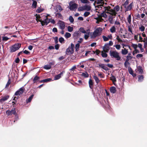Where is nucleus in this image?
<instances>
[{
    "label": "nucleus",
    "instance_id": "obj_27",
    "mask_svg": "<svg viewBox=\"0 0 147 147\" xmlns=\"http://www.w3.org/2000/svg\"><path fill=\"white\" fill-rule=\"evenodd\" d=\"M93 78L97 84H98L100 80L99 78L96 76L95 75L94 76Z\"/></svg>",
    "mask_w": 147,
    "mask_h": 147
},
{
    "label": "nucleus",
    "instance_id": "obj_46",
    "mask_svg": "<svg viewBox=\"0 0 147 147\" xmlns=\"http://www.w3.org/2000/svg\"><path fill=\"white\" fill-rule=\"evenodd\" d=\"M55 14L56 16H57L58 17H59V18H61V17H62V15L60 13H59V12H58V13L55 12Z\"/></svg>",
    "mask_w": 147,
    "mask_h": 147
},
{
    "label": "nucleus",
    "instance_id": "obj_35",
    "mask_svg": "<svg viewBox=\"0 0 147 147\" xmlns=\"http://www.w3.org/2000/svg\"><path fill=\"white\" fill-rule=\"evenodd\" d=\"M110 30L111 32L114 33L116 31V28L114 26H113L110 29Z\"/></svg>",
    "mask_w": 147,
    "mask_h": 147
},
{
    "label": "nucleus",
    "instance_id": "obj_53",
    "mask_svg": "<svg viewBox=\"0 0 147 147\" xmlns=\"http://www.w3.org/2000/svg\"><path fill=\"white\" fill-rule=\"evenodd\" d=\"M131 46L134 48V49H136L138 47L137 45L134 44H132Z\"/></svg>",
    "mask_w": 147,
    "mask_h": 147
},
{
    "label": "nucleus",
    "instance_id": "obj_55",
    "mask_svg": "<svg viewBox=\"0 0 147 147\" xmlns=\"http://www.w3.org/2000/svg\"><path fill=\"white\" fill-rule=\"evenodd\" d=\"M143 56V55L141 54H138L136 56V57L138 58H139L142 57Z\"/></svg>",
    "mask_w": 147,
    "mask_h": 147
},
{
    "label": "nucleus",
    "instance_id": "obj_40",
    "mask_svg": "<svg viewBox=\"0 0 147 147\" xmlns=\"http://www.w3.org/2000/svg\"><path fill=\"white\" fill-rule=\"evenodd\" d=\"M80 44L79 43H77L76 44L75 46V49H76V51H78L79 48L80 47Z\"/></svg>",
    "mask_w": 147,
    "mask_h": 147
},
{
    "label": "nucleus",
    "instance_id": "obj_25",
    "mask_svg": "<svg viewBox=\"0 0 147 147\" xmlns=\"http://www.w3.org/2000/svg\"><path fill=\"white\" fill-rule=\"evenodd\" d=\"M138 81L139 82H141L143 80L144 77L143 75H139L138 76Z\"/></svg>",
    "mask_w": 147,
    "mask_h": 147
},
{
    "label": "nucleus",
    "instance_id": "obj_30",
    "mask_svg": "<svg viewBox=\"0 0 147 147\" xmlns=\"http://www.w3.org/2000/svg\"><path fill=\"white\" fill-rule=\"evenodd\" d=\"M59 27L61 29L63 30L65 28V25L64 23H61L60 24Z\"/></svg>",
    "mask_w": 147,
    "mask_h": 147
},
{
    "label": "nucleus",
    "instance_id": "obj_1",
    "mask_svg": "<svg viewBox=\"0 0 147 147\" xmlns=\"http://www.w3.org/2000/svg\"><path fill=\"white\" fill-rule=\"evenodd\" d=\"M102 30V28L99 27L96 28L93 33H90L91 38L94 39L97 36H99L101 35Z\"/></svg>",
    "mask_w": 147,
    "mask_h": 147
},
{
    "label": "nucleus",
    "instance_id": "obj_59",
    "mask_svg": "<svg viewBox=\"0 0 147 147\" xmlns=\"http://www.w3.org/2000/svg\"><path fill=\"white\" fill-rule=\"evenodd\" d=\"M129 73L131 74L132 75L133 74H134L133 71H132V69L131 68L129 67Z\"/></svg>",
    "mask_w": 147,
    "mask_h": 147
},
{
    "label": "nucleus",
    "instance_id": "obj_44",
    "mask_svg": "<svg viewBox=\"0 0 147 147\" xmlns=\"http://www.w3.org/2000/svg\"><path fill=\"white\" fill-rule=\"evenodd\" d=\"M84 10V6L80 7L78 8V10L79 11H82Z\"/></svg>",
    "mask_w": 147,
    "mask_h": 147
},
{
    "label": "nucleus",
    "instance_id": "obj_34",
    "mask_svg": "<svg viewBox=\"0 0 147 147\" xmlns=\"http://www.w3.org/2000/svg\"><path fill=\"white\" fill-rule=\"evenodd\" d=\"M128 53V51L125 49L122 50V53L123 55H126Z\"/></svg>",
    "mask_w": 147,
    "mask_h": 147
},
{
    "label": "nucleus",
    "instance_id": "obj_43",
    "mask_svg": "<svg viewBox=\"0 0 147 147\" xmlns=\"http://www.w3.org/2000/svg\"><path fill=\"white\" fill-rule=\"evenodd\" d=\"M80 31V32H82L83 33H85L86 31L84 28H80L79 29Z\"/></svg>",
    "mask_w": 147,
    "mask_h": 147
},
{
    "label": "nucleus",
    "instance_id": "obj_10",
    "mask_svg": "<svg viewBox=\"0 0 147 147\" xmlns=\"http://www.w3.org/2000/svg\"><path fill=\"white\" fill-rule=\"evenodd\" d=\"M6 113L8 115H11L12 114L15 115L16 114V111L15 108L12 109L11 111L7 110L6 112Z\"/></svg>",
    "mask_w": 147,
    "mask_h": 147
},
{
    "label": "nucleus",
    "instance_id": "obj_63",
    "mask_svg": "<svg viewBox=\"0 0 147 147\" xmlns=\"http://www.w3.org/2000/svg\"><path fill=\"white\" fill-rule=\"evenodd\" d=\"M104 65H105L104 64H98L99 67H101L102 69L103 68V67L104 66Z\"/></svg>",
    "mask_w": 147,
    "mask_h": 147
},
{
    "label": "nucleus",
    "instance_id": "obj_57",
    "mask_svg": "<svg viewBox=\"0 0 147 147\" xmlns=\"http://www.w3.org/2000/svg\"><path fill=\"white\" fill-rule=\"evenodd\" d=\"M23 52L26 54L28 55L30 54V52L26 50H24Z\"/></svg>",
    "mask_w": 147,
    "mask_h": 147
},
{
    "label": "nucleus",
    "instance_id": "obj_47",
    "mask_svg": "<svg viewBox=\"0 0 147 147\" xmlns=\"http://www.w3.org/2000/svg\"><path fill=\"white\" fill-rule=\"evenodd\" d=\"M80 1L82 3H87L89 2L88 0H80Z\"/></svg>",
    "mask_w": 147,
    "mask_h": 147
},
{
    "label": "nucleus",
    "instance_id": "obj_58",
    "mask_svg": "<svg viewBox=\"0 0 147 147\" xmlns=\"http://www.w3.org/2000/svg\"><path fill=\"white\" fill-rule=\"evenodd\" d=\"M129 73L131 74L132 75L133 74H134L133 71H132V69L131 68L129 67Z\"/></svg>",
    "mask_w": 147,
    "mask_h": 147
},
{
    "label": "nucleus",
    "instance_id": "obj_60",
    "mask_svg": "<svg viewBox=\"0 0 147 147\" xmlns=\"http://www.w3.org/2000/svg\"><path fill=\"white\" fill-rule=\"evenodd\" d=\"M52 31L54 32H57V29L56 28H54L53 29Z\"/></svg>",
    "mask_w": 147,
    "mask_h": 147
},
{
    "label": "nucleus",
    "instance_id": "obj_13",
    "mask_svg": "<svg viewBox=\"0 0 147 147\" xmlns=\"http://www.w3.org/2000/svg\"><path fill=\"white\" fill-rule=\"evenodd\" d=\"M84 34V38L86 40H87L89 37V35H90V31L89 30H87Z\"/></svg>",
    "mask_w": 147,
    "mask_h": 147
},
{
    "label": "nucleus",
    "instance_id": "obj_15",
    "mask_svg": "<svg viewBox=\"0 0 147 147\" xmlns=\"http://www.w3.org/2000/svg\"><path fill=\"white\" fill-rule=\"evenodd\" d=\"M120 7L119 5H117L114 8V9H113V10L115 13V15H116L117 13L116 12L119 11L120 10Z\"/></svg>",
    "mask_w": 147,
    "mask_h": 147
},
{
    "label": "nucleus",
    "instance_id": "obj_61",
    "mask_svg": "<svg viewBox=\"0 0 147 147\" xmlns=\"http://www.w3.org/2000/svg\"><path fill=\"white\" fill-rule=\"evenodd\" d=\"M101 16L102 17H104L105 18L107 17V15L105 13H102L101 14Z\"/></svg>",
    "mask_w": 147,
    "mask_h": 147
},
{
    "label": "nucleus",
    "instance_id": "obj_29",
    "mask_svg": "<svg viewBox=\"0 0 147 147\" xmlns=\"http://www.w3.org/2000/svg\"><path fill=\"white\" fill-rule=\"evenodd\" d=\"M44 68L46 69H49L51 68V66L49 64H47L45 65L44 67Z\"/></svg>",
    "mask_w": 147,
    "mask_h": 147
},
{
    "label": "nucleus",
    "instance_id": "obj_49",
    "mask_svg": "<svg viewBox=\"0 0 147 147\" xmlns=\"http://www.w3.org/2000/svg\"><path fill=\"white\" fill-rule=\"evenodd\" d=\"M11 83L10 79H9L8 81L7 82V84H6L5 88H8L9 87V85Z\"/></svg>",
    "mask_w": 147,
    "mask_h": 147
},
{
    "label": "nucleus",
    "instance_id": "obj_48",
    "mask_svg": "<svg viewBox=\"0 0 147 147\" xmlns=\"http://www.w3.org/2000/svg\"><path fill=\"white\" fill-rule=\"evenodd\" d=\"M73 35L76 37H77L79 36V33L78 32H74L73 34Z\"/></svg>",
    "mask_w": 147,
    "mask_h": 147
},
{
    "label": "nucleus",
    "instance_id": "obj_54",
    "mask_svg": "<svg viewBox=\"0 0 147 147\" xmlns=\"http://www.w3.org/2000/svg\"><path fill=\"white\" fill-rule=\"evenodd\" d=\"M133 5V4L132 2L129 4V10L132 9Z\"/></svg>",
    "mask_w": 147,
    "mask_h": 147
},
{
    "label": "nucleus",
    "instance_id": "obj_18",
    "mask_svg": "<svg viewBox=\"0 0 147 147\" xmlns=\"http://www.w3.org/2000/svg\"><path fill=\"white\" fill-rule=\"evenodd\" d=\"M110 92L112 93H115L116 92V88L115 87H111L110 89Z\"/></svg>",
    "mask_w": 147,
    "mask_h": 147
},
{
    "label": "nucleus",
    "instance_id": "obj_42",
    "mask_svg": "<svg viewBox=\"0 0 147 147\" xmlns=\"http://www.w3.org/2000/svg\"><path fill=\"white\" fill-rule=\"evenodd\" d=\"M64 39L62 37L60 38L59 39V42L61 43H63L64 42Z\"/></svg>",
    "mask_w": 147,
    "mask_h": 147
},
{
    "label": "nucleus",
    "instance_id": "obj_37",
    "mask_svg": "<svg viewBox=\"0 0 147 147\" xmlns=\"http://www.w3.org/2000/svg\"><path fill=\"white\" fill-rule=\"evenodd\" d=\"M65 36V38H69L71 36V34L68 32H66Z\"/></svg>",
    "mask_w": 147,
    "mask_h": 147
},
{
    "label": "nucleus",
    "instance_id": "obj_4",
    "mask_svg": "<svg viewBox=\"0 0 147 147\" xmlns=\"http://www.w3.org/2000/svg\"><path fill=\"white\" fill-rule=\"evenodd\" d=\"M21 46V44L20 43H16L14 44L10 47V52L12 53L18 50Z\"/></svg>",
    "mask_w": 147,
    "mask_h": 147
},
{
    "label": "nucleus",
    "instance_id": "obj_64",
    "mask_svg": "<svg viewBox=\"0 0 147 147\" xmlns=\"http://www.w3.org/2000/svg\"><path fill=\"white\" fill-rule=\"evenodd\" d=\"M103 69L106 71H107L109 70V68L105 65H104V66L103 67Z\"/></svg>",
    "mask_w": 147,
    "mask_h": 147
},
{
    "label": "nucleus",
    "instance_id": "obj_26",
    "mask_svg": "<svg viewBox=\"0 0 147 147\" xmlns=\"http://www.w3.org/2000/svg\"><path fill=\"white\" fill-rule=\"evenodd\" d=\"M81 76L85 78H87L88 77V74L87 72L82 73V74L81 75Z\"/></svg>",
    "mask_w": 147,
    "mask_h": 147
},
{
    "label": "nucleus",
    "instance_id": "obj_6",
    "mask_svg": "<svg viewBox=\"0 0 147 147\" xmlns=\"http://www.w3.org/2000/svg\"><path fill=\"white\" fill-rule=\"evenodd\" d=\"M78 7V5L75 3L70 2L69 4V8L70 10L74 11L76 10Z\"/></svg>",
    "mask_w": 147,
    "mask_h": 147
},
{
    "label": "nucleus",
    "instance_id": "obj_16",
    "mask_svg": "<svg viewBox=\"0 0 147 147\" xmlns=\"http://www.w3.org/2000/svg\"><path fill=\"white\" fill-rule=\"evenodd\" d=\"M137 71H138L139 73L142 74L143 73V70L142 69V67L140 66H138L137 67Z\"/></svg>",
    "mask_w": 147,
    "mask_h": 147
},
{
    "label": "nucleus",
    "instance_id": "obj_19",
    "mask_svg": "<svg viewBox=\"0 0 147 147\" xmlns=\"http://www.w3.org/2000/svg\"><path fill=\"white\" fill-rule=\"evenodd\" d=\"M52 79L50 78H47L41 80L40 82V83L47 82L51 81H52Z\"/></svg>",
    "mask_w": 147,
    "mask_h": 147
},
{
    "label": "nucleus",
    "instance_id": "obj_62",
    "mask_svg": "<svg viewBox=\"0 0 147 147\" xmlns=\"http://www.w3.org/2000/svg\"><path fill=\"white\" fill-rule=\"evenodd\" d=\"M59 45L58 44H56L55 46V48L56 50H58L59 49Z\"/></svg>",
    "mask_w": 147,
    "mask_h": 147
},
{
    "label": "nucleus",
    "instance_id": "obj_12",
    "mask_svg": "<svg viewBox=\"0 0 147 147\" xmlns=\"http://www.w3.org/2000/svg\"><path fill=\"white\" fill-rule=\"evenodd\" d=\"M65 71H63L60 74L56 75L54 77V80H56L59 79L61 78V76L63 75V74L65 73Z\"/></svg>",
    "mask_w": 147,
    "mask_h": 147
},
{
    "label": "nucleus",
    "instance_id": "obj_32",
    "mask_svg": "<svg viewBox=\"0 0 147 147\" xmlns=\"http://www.w3.org/2000/svg\"><path fill=\"white\" fill-rule=\"evenodd\" d=\"M110 80H111L113 82H115L116 81V79L115 77L111 74V77L110 78Z\"/></svg>",
    "mask_w": 147,
    "mask_h": 147
},
{
    "label": "nucleus",
    "instance_id": "obj_31",
    "mask_svg": "<svg viewBox=\"0 0 147 147\" xmlns=\"http://www.w3.org/2000/svg\"><path fill=\"white\" fill-rule=\"evenodd\" d=\"M33 2L32 4V7L33 8H35L36 6L37 5V2L34 1H33Z\"/></svg>",
    "mask_w": 147,
    "mask_h": 147
},
{
    "label": "nucleus",
    "instance_id": "obj_5",
    "mask_svg": "<svg viewBox=\"0 0 147 147\" xmlns=\"http://www.w3.org/2000/svg\"><path fill=\"white\" fill-rule=\"evenodd\" d=\"M74 45L71 43V46L69 47L68 48L66 49V54L67 55H70L72 54L74 51Z\"/></svg>",
    "mask_w": 147,
    "mask_h": 147
},
{
    "label": "nucleus",
    "instance_id": "obj_22",
    "mask_svg": "<svg viewBox=\"0 0 147 147\" xmlns=\"http://www.w3.org/2000/svg\"><path fill=\"white\" fill-rule=\"evenodd\" d=\"M115 15H113L112 14H110V15L109 16L108 20L111 23L113 21V20L114 18L113 16H115Z\"/></svg>",
    "mask_w": 147,
    "mask_h": 147
},
{
    "label": "nucleus",
    "instance_id": "obj_36",
    "mask_svg": "<svg viewBox=\"0 0 147 147\" xmlns=\"http://www.w3.org/2000/svg\"><path fill=\"white\" fill-rule=\"evenodd\" d=\"M68 31L69 32H71L73 30V28L72 27L70 26H69L67 27Z\"/></svg>",
    "mask_w": 147,
    "mask_h": 147
},
{
    "label": "nucleus",
    "instance_id": "obj_33",
    "mask_svg": "<svg viewBox=\"0 0 147 147\" xmlns=\"http://www.w3.org/2000/svg\"><path fill=\"white\" fill-rule=\"evenodd\" d=\"M106 52H104L103 51L101 52V55L103 57H106L107 56V54L106 53Z\"/></svg>",
    "mask_w": 147,
    "mask_h": 147
},
{
    "label": "nucleus",
    "instance_id": "obj_39",
    "mask_svg": "<svg viewBox=\"0 0 147 147\" xmlns=\"http://www.w3.org/2000/svg\"><path fill=\"white\" fill-rule=\"evenodd\" d=\"M69 20L71 23H73L74 20L73 17L71 16H70L69 17Z\"/></svg>",
    "mask_w": 147,
    "mask_h": 147
},
{
    "label": "nucleus",
    "instance_id": "obj_38",
    "mask_svg": "<svg viewBox=\"0 0 147 147\" xmlns=\"http://www.w3.org/2000/svg\"><path fill=\"white\" fill-rule=\"evenodd\" d=\"M144 39H145V41H143L144 42V48H146V45H147V37H146V38H144Z\"/></svg>",
    "mask_w": 147,
    "mask_h": 147
},
{
    "label": "nucleus",
    "instance_id": "obj_21",
    "mask_svg": "<svg viewBox=\"0 0 147 147\" xmlns=\"http://www.w3.org/2000/svg\"><path fill=\"white\" fill-rule=\"evenodd\" d=\"M40 78V77L38 76H35L33 80V83H36L38 81Z\"/></svg>",
    "mask_w": 147,
    "mask_h": 147
},
{
    "label": "nucleus",
    "instance_id": "obj_24",
    "mask_svg": "<svg viewBox=\"0 0 147 147\" xmlns=\"http://www.w3.org/2000/svg\"><path fill=\"white\" fill-rule=\"evenodd\" d=\"M34 96V95H32L30 97H29L27 99H26V102L27 103H28L30 102H31Z\"/></svg>",
    "mask_w": 147,
    "mask_h": 147
},
{
    "label": "nucleus",
    "instance_id": "obj_28",
    "mask_svg": "<svg viewBox=\"0 0 147 147\" xmlns=\"http://www.w3.org/2000/svg\"><path fill=\"white\" fill-rule=\"evenodd\" d=\"M89 84L90 88L92 89V88L93 82L91 79H90L89 81Z\"/></svg>",
    "mask_w": 147,
    "mask_h": 147
},
{
    "label": "nucleus",
    "instance_id": "obj_8",
    "mask_svg": "<svg viewBox=\"0 0 147 147\" xmlns=\"http://www.w3.org/2000/svg\"><path fill=\"white\" fill-rule=\"evenodd\" d=\"M105 10L107 11L106 12L107 13H109L110 14L113 15H115V13L113 10V9H111L110 7L108 6L106 7L105 8Z\"/></svg>",
    "mask_w": 147,
    "mask_h": 147
},
{
    "label": "nucleus",
    "instance_id": "obj_17",
    "mask_svg": "<svg viewBox=\"0 0 147 147\" xmlns=\"http://www.w3.org/2000/svg\"><path fill=\"white\" fill-rule=\"evenodd\" d=\"M9 98V96H6L3 97H2L1 99L0 100V102H2L3 101H5L7 100Z\"/></svg>",
    "mask_w": 147,
    "mask_h": 147
},
{
    "label": "nucleus",
    "instance_id": "obj_14",
    "mask_svg": "<svg viewBox=\"0 0 147 147\" xmlns=\"http://www.w3.org/2000/svg\"><path fill=\"white\" fill-rule=\"evenodd\" d=\"M63 10V9L59 5H57L56 6V11L58 12H60Z\"/></svg>",
    "mask_w": 147,
    "mask_h": 147
},
{
    "label": "nucleus",
    "instance_id": "obj_41",
    "mask_svg": "<svg viewBox=\"0 0 147 147\" xmlns=\"http://www.w3.org/2000/svg\"><path fill=\"white\" fill-rule=\"evenodd\" d=\"M102 38L104 41H107L109 40V38L108 37H106L105 36H102Z\"/></svg>",
    "mask_w": 147,
    "mask_h": 147
},
{
    "label": "nucleus",
    "instance_id": "obj_11",
    "mask_svg": "<svg viewBox=\"0 0 147 147\" xmlns=\"http://www.w3.org/2000/svg\"><path fill=\"white\" fill-rule=\"evenodd\" d=\"M110 47L108 44H105L103 47V51L107 53L109 50Z\"/></svg>",
    "mask_w": 147,
    "mask_h": 147
},
{
    "label": "nucleus",
    "instance_id": "obj_9",
    "mask_svg": "<svg viewBox=\"0 0 147 147\" xmlns=\"http://www.w3.org/2000/svg\"><path fill=\"white\" fill-rule=\"evenodd\" d=\"M24 89L23 87L21 88L15 92V95L18 96L22 94L24 92Z\"/></svg>",
    "mask_w": 147,
    "mask_h": 147
},
{
    "label": "nucleus",
    "instance_id": "obj_50",
    "mask_svg": "<svg viewBox=\"0 0 147 147\" xmlns=\"http://www.w3.org/2000/svg\"><path fill=\"white\" fill-rule=\"evenodd\" d=\"M90 14V13L88 12H85L84 14V16L85 17H86L88 16L89 14Z\"/></svg>",
    "mask_w": 147,
    "mask_h": 147
},
{
    "label": "nucleus",
    "instance_id": "obj_2",
    "mask_svg": "<svg viewBox=\"0 0 147 147\" xmlns=\"http://www.w3.org/2000/svg\"><path fill=\"white\" fill-rule=\"evenodd\" d=\"M44 16L45 18L43 20H42V19H40V16H37L36 17V20L40 22L42 26H44V25H47V24L49 23L50 21L49 19L48 18L47 16V15H44Z\"/></svg>",
    "mask_w": 147,
    "mask_h": 147
},
{
    "label": "nucleus",
    "instance_id": "obj_56",
    "mask_svg": "<svg viewBox=\"0 0 147 147\" xmlns=\"http://www.w3.org/2000/svg\"><path fill=\"white\" fill-rule=\"evenodd\" d=\"M9 39V38L5 36V37H3V40L6 41V40H8Z\"/></svg>",
    "mask_w": 147,
    "mask_h": 147
},
{
    "label": "nucleus",
    "instance_id": "obj_52",
    "mask_svg": "<svg viewBox=\"0 0 147 147\" xmlns=\"http://www.w3.org/2000/svg\"><path fill=\"white\" fill-rule=\"evenodd\" d=\"M65 57L64 56H61L59 57L58 59L59 61H61L65 58Z\"/></svg>",
    "mask_w": 147,
    "mask_h": 147
},
{
    "label": "nucleus",
    "instance_id": "obj_20",
    "mask_svg": "<svg viewBox=\"0 0 147 147\" xmlns=\"http://www.w3.org/2000/svg\"><path fill=\"white\" fill-rule=\"evenodd\" d=\"M84 10H86L87 11H90L91 9V7L89 5H85L84 6Z\"/></svg>",
    "mask_w": 147,
    "mask_h": 147
},
{
    "label": "nucleus",
    "instance_id": "obj_3",
    "mask_svg": "<svg viewBox=\"0 0 147 147\" xmlns=\"http://www.w3.org/2000/svg\"><path fill=\"white\" fill-rule=\"evenodd\" d=\"M110 54L112 58H116L117 60H120L121 58L119 56L118 52L115 51H110Z\"/></svg>",
    "mask_w": 147,
    "mask_h": 147
},
{
    "label": "nucleus",
    "instance_id": "obj_45",
    "mask_svg": "<svg viewBox=\"0 0 147 147\" xmlns=\"http://www.w3.org/2000/svg\"><path fill=\"white\" fill-rule=\"evenodd\" d=\"M139 29L142 32H143L144 30L145 27L142 25L139 28Z\"/></svg>",
    "mask_w": 147,
    "mask_h": 147
},
{
    "label": "nucleus",
    "instance_id": "obj_7",
    "mask_svg": "<svg viewBox=\"0 0 147 147\" xmlns=\"http://www.w3.org/2000/svg\"><path fill=\"white\" fill-rule=\"evenodd\" d=\"M123 8L125 9V12L129 10V0H126L124 3L122 4L121 8Z\"/></svg>",
    "mask_w": 147,
    "mask_h": 147
},
{
    "label": "nucleus",
    "instance_id": "obj_23",
    "mask_svg": "<svg viewBox=\"0 0 147 147\" xmlns=\"http://www.w3.org/2000/svg\"><path fill=\"white\" fill-rule=\"evenodd\" d=\"M129 55H127V59L124 63V65L125 67H128L129 65Z\"/></svg>",
    "mask_w": 147,
    "mask_h": 147
},
{
    "label": "nucleus",
    "instance_id": "obj_51",
    "mask_svg": "<svg viewBox=\"0 0 147 147\" xmlns=\"http://www.w3.org/2000/svg\"><path fill=\"white\" fill-rule=\"evenodd\" d=\"M114 47H115L117 49L119 50L121 48L120 45H117L115 46H114Z\"/></svg>",
    "mask_w": 147,
    "mask_h": 147
}]
</instances>
